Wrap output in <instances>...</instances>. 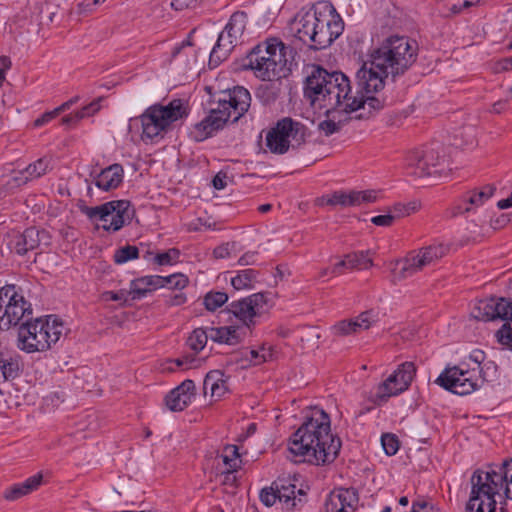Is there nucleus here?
<instances>
[{
    "label": "nucleus",
    "mask_w": 512,
    "mask_h": 512,
    "mask_svg": "<svg viewBox=\"0 0 512 512\" xmlns=\"http://www.w3.org/2000/svg\"><path fill=\"white\" fill-rule=\"evenodd\" d=\"M258 274V271L251 268L241 270L231 279V284L236 290L251 289Z\"/></svg>",
    "instance_id": "nucleus-35"
},
{
    "label": "nucleus",
    "mask_w": 512,
    "mask_h": 512,
    "mask_svg": "<svg viewBox=\"0 0 512 512\" xmlns=\"http://www.w3.org/2000/svg\"><path fill=\"white\" fill-rule=\"evenodd\" d=\"M445 5L452 14H459L465 9L470 8L469 2L465 0H445Z\"/></svg>",
    "instance_id": "nucleus-50"
},
{
    "label": "nucleus",
    "mask_w": 512,
    "mask_h": 512,
    "mask_svg": "<svg viewBox=\"0 0 512 512\" xmlns=\"http://www.w3.org/2000/svg\"><path fill=\"white\" fill-rule=\"evenodd\" d=\"M389 48L393 49L394 73L404 74L416 61L418 46L413 40L403 36L387 38Z\"/></svg>",
    "instance_id": "nucleus-17"
},
{
    "label": "nucleus",
    "mask_w": 512,
    "mask_h": 512,
    "mask_svg": "<svg viewBox=\"0 0 512 512\" xmlns=\"http://www.w3.org/2000/svg\"><path fill=\"white\" fill-rule=\"evenodd\" d=\"M273 489L278 494V501L282 504L283 509L292 511L303 503L305 493L298 489L296 490L290 478L279 477L273 482Z\"/></svg>",
    "instance_id": "nucleus-20"
},
{
    "label": "nucleus",
    "mask_w": 512,
    "mask_h": 512,
    "mask_svg": "<svg viewBox=\"0 0 512 512\" xmlns=\"http://www.w3.org/2000/svg\"><path fill=\"white\" fill-rule=\"evenodd\" d=\"M496 319L507 321L497 331L496 337L499 343L512 350V301L505 298H496Z\"/></svg>",
    "instance_id": "nucleus-23"
},
{
    "label": "nucleus",
    "mask_w": 512,
    "mask_h": 512,
    "mask_svg": "<svg viewBox=\"0 0 512 512\" xmlns=\"http://www.w3.org/2000/svg\"><path fill=\"white\" fill-rule=\"evenodd\" d=\"M147 285V289L150 292L163 287V279L162 276L159 275H149L142 277Z\"/></svg>",
    "instance_id": "nucleus-53"
},
{
    "label": "nucleus",
    "mask_w": 512,
    "mask_h": 512,
    "mask_svg": "<svg viewBox=\"0 0 512 512\" xmlns=\"http://www.w3.org/2000/svg\"><path fill=\"white\" fill-rule=\"evenodd\" d=\"M478 369H464L460 366L446 367L436 383L458 395H468L478 387Z\"/></svg>",
    "instance_id": "nucleus-14"
},
{
    "label": "nucleus",
    "mask_w": 512,
    "mask_h": 512,
    "mask_svg": "<svg viewBox=\"0 0 512 512\" xmlns=\"http://www.w3.org/2000/svg\"><path fill=\"white\" fill-rule=\"evenodd\" d=\"M260 500L267 507H271L278 500V494L273 489V485L270 488H264L260 492Z\"/></svg>",
    "instance_id": "nucleus-49"
},
{
    "label": "nucleus",
    "mask_w": 512,
    "mask_h": 512,
    "mask_svg": "<svg viewBox=\"0 0 512 512\" xmlns=\"http://www.w3.org/2000/svg\"><path fill=\"white\" fill-rule=\"evenodd\" d=\"M150 293L149 289H147V285L143 278L135 279L131 282L129 294L132 296L133 300L141 299Z\"/></svg>",
    "instance_id": "nucleus-45"
},
{
    "label": "nucleus",
    "mask_w": 512,
    "mask_h": 512,
    "mask_svg": "<svg viewBox=\"0 0 512 512\" xmlns=\"http://www.w3.org/2000/svg\"><path fill=\"white\" fill-rule=\"evenodd\" d=\"M347 255L348 263L350 264V270H364L370 268L373 265V260L369 256V251H359Z\"/></svg>",
    "instance_id": "nucleus-39"
},
{
    "label": "nucleus",
    "mask_w": 512,
    "mask_h": 512,
    "mask_svg": "<svg viewBox=\"0 0 512 512\" xmlns=\"http://www.w3.org/2000/svg\"><path fill=\"white\" fill-rule=\"evenodd\" d=\"M44 231H40L35 227H30L22 233L14 235L10 245L11 248L19 255H25L31 250L36 249L41 242V235Z\"/></svg>",
    "instance_id": "nucleus-25"
},
{
    "label": "nucleus",
    "mask_w": 512,
    "mask_h": 512,
    "mask_svg": "<svg viewBox=\"0 0 512 512\" xmlns=\"http://www.w3.org/2000/svg\"><path fill=\"white\" fill-rule=\"evenodd\" d=\"M278 89L273 83L261 84L256 90V97L265 105L278 98Z\"/></svg>",
    "instance_id": "nucleus-41"
},
{
    "label": "nucleus",
    "mask_w": 512,
    "mask_h": 512,
    "mask_svg": "<svg viewBox=\"0 0 512 512\" xmlns=\"http://www.w3.org/2000/svg\"><path fill=\"white\" fill-rule=\"evenodd\" d=\"M208 338H210V328H196L188 337L186 345L189 349L194 351V353H198L205 347Z\"/></svg>",
    "instance_id": "nucleus-38"
},
{
    "label": "nucleus",
    "mask_w": 512,
    "mask_h": 512,
    "mask_svg": "<svg viewBox=\"0 0 512 512\" xmlns=\"http://www.w3.org/2000/svg\"><path fill=\"white\" fill-rule=\"evenodd\" d=\"M250 332L251 330L242 325L210 327V339L218 343L236 345L241 343Z\"/></svg>",
    "instance_id": "nucleus-24"
},
{
    "label": "nucleus",
    "mask_w": 512,
    "mask_h": 512,
    "mask_svg": "<svg viewBox=\"0 0 512 512\" xmlns=\"http://www.w3.org/2000/svg\"><path fill=\"white\" fill-rule=\"evenodd\" d=\"M411 512H439V509L432 501L421 498L413 502Z\"/></svg>",
    "instance_id": "nucleus-48"
},
{
    "label": "nucleus",
    "mask_w": 512,
    "mask_h": 512,
    "mask_svg": "<svg viewBox=\"0 0 512 512\" xmlns=\"http://www.w3.org/2000/svg\"><path fill=\"white\" fill-rule=\"evenodd\" d=\"M416 373V367L413 362H404L398 369L392 373L384 382L377 386L375 392V403L380 404L391 396L408 389Z\"/></svg>",
    "instance_id": "nucleus-16"
},
{
    "label": "nucleus",
    "mask_w": 512,
    "mask_h": 512,
    "mask_svg": "<svg viewBox=\"0 0 512 512\" xmlns=\"http://www.w3.org/2000/svg\"><path fill=\"white\" fill-rule=\"evenodd\" d=\"M381 443L385 453L389 456L395 455L399 449V441L393 434H383L381 437Z\"/></svg>",
    "instance_id": "nucleus-46"
},
{
    "label": "nucleus",
    "mask_w": 512,
    "mask_h": 512,
    "mask_svg": "<svg viewBox=\"0 0 512 512\" xmlns=\"http://www.w3.org/2000/svg\"><path fill=\"white\" fill-rule=\"evenodd\" d=\"M51 169V159L49 157L39 158L32 164H29L24 170L19 172L20 177H15L19 184H25L32 179L45 175Z\"/></svg>",
    "instance_id": "nucleus-30"
},
{
    "label": "nucleus",
    "mask_w": 512,
    "mask_h": 512,
    "mask_svg": "<svg viewBox=\"0 0 512 512\" xmlns=\"http://www.w3.org/2000/svg\"><path fill=\"white\" fill-rule=\"evenodd\" d=\"M444 161V156L434 148L413 150L405 157V167L409 174L422 178L440 175Z\"/></svg>",
    "instance_id": "nucleus-15"
},
{
    "label": "nucleus",
    "mask_w": 512,
    "mask_h": 512,
    "mask_svg": "<svg viewBox=\"0 0 512 512\" xmlns=\"http://www.w3.org/2000/svg\"><path fill=\"white\" fill-rule=\"evenodd\" d=\"M396 219L397 216H392V214L389 213L385 215L374 216L371 218V222L376 226L390 227Z\"/></svg>",
    "instance_id": "nucleus-52"
},
{
    "label": "nucleus",
    "mask_w": 512,
    "mask_h": 512,
    "mask_svg": "<svg viewBox=\"0 0 512 512\" xmlns=\"http://www.w3.org/2000/svg\"><path fill=\"white\" fill-rule=\"evenodd\" d=\"M203 390L207 394L210 391L211 396L217 399L221 398L228 390L227 381L223 372L212 370L205 376L203 381Z\"/></svg>",
    "instance_id": "nucleus-29"
},
{
    "label": "nucleus",
    "mask_w": 512,
    "mask_h": 512,
    "mask_svg": "<svg viewBox=\"0 0 512 512\" xmlns=\"http://www.w3.org/2000/svg\"><path fill=\"white\" fill-rule=\"evenodd\" d=\"M213 255L217 259L226 258L229 255L228 245H221L214 249Z\"/></svg>",
    "instance_id": "nucleus-64"
},
{
    "label": "nucleus",
    "mask_w": 512,
    "mask_h": 512,
    "mask_svg": "<svg viewBox=\"0 0 512 512\" xmlns=\"http://www.w3.org/2000/svg\"><path fill=\"white\" fill-rule=\"evenodd\" d=\"M179 255H180V252H179L178 249H176V248L169 249L166 252L158 253L155 256V262L158 265H161V266H163V265H171V264H173L174 262L177 261Z\"/></svg>",
    "instance_id": "nucleus-47"
},
{
    "label": "nucleus",
    "mask_w": 512,
    "mask_h": 512,
    "mask_svg": "<svg viewBox=\"0 0 512 512\" xmlns=\"http://www.w3.org/2000/svg\"><path fill=\"white\" fill-rule=\"evenodd\" d=\"M394 60L393 49L385 39L357 70L355 91L343 72H329L320 65H312L304 82V97L313 107L325 109L328 116L335 112L352 113L365 105L380 110L384 102L376 94L384 88L389 75L399 76L394 73Z\"/></svg>",
    "instance_id": "nucleus-1"
},
{
    "label": "nucleus",
    "mask_w": 512,
    "mask_h": 512,
    "mask_svg": "<svg viewBox=\"0 0 512 512\" xmlns=\"http://www.w3.org/2000/svg\"><path fill=\"white\" fill-rule=\"evenodd\" d=\"M249 354H250L249 360L253 365H259V364L266 362L265 356L261 355V348L258 350L251 349V350H249Z\"/></svg>",
    "instance_id": "nucleus-60"
},
{
    "label": "nucleus",
    "mask_w": 512,
    "mask_h": 512,
    "mask_svg": "<svg viewBox=\"0 0 512 512\" xmlns=\"http://www.w3.org/2000/svg\"><path fill=\"white\" fill-rule=\"evenodd\" d=\"M295 51L277 38H270L255 46L242 61L244 69H251L254 75L272 82L290 72L288 63Z\"/></svg>",
    "instance_id": "nucleus-4"
},
{
    "label": "nucleus",
    "mask_w": 512,
    "mask_h": 512,
    "mask_svg": "<svg viewBox=\"0 0 512 512\" xmlns=\"http://www.w3.org/2000/svg\"><path fill=\"white\" fill-rule=\"evenodd\" d=\"M194 2V0H172L171 7L175 10H183L185 8L190 7V5Z\"/></svg>",
    "instance_id": "nucleus-63"
},
{
    "label": "nucleus",
    "mask_w": 512,
    "mask_h": 512,
    "mask_svg": "<svg viewBox=\"0 0 512 512\" xmlns=\"http://www.w3.org/2000/svg\"><path fill=\"white\" fill-rule=\"evenodd\" d=\"M123 175V167L120 164H112L97 174L94 183L99 189L109 191L122 183Z\"/></svg>",
    "instance_id": "nucleus-26"
},
{
    "label": "nucleus",
    "mask_w": 512,
    "mask_h": 512,
    "mask_svg": "<svg viewBox=\"0 0 512 512\" xmlns=\"http://www.w3.org/2000/svg\"><path fill=\"white\" fill-rule=\"evenodd\" d=\"M163 287H169L170 289L181 290L185 288L189 282L187 276L181 273L172 274L170 276L163 277Z\"/></svg>",
    "instance_id": "nucleus-44"
},
{
    "label": "nucleus",
    "mask_w": 512,
    "mask_h": 512,
    "mask_svg": "<svg viewBox=\"0 0 512 512\" xmlns=\"http://www.w3.org/2000/svg\"><path fill=\"white\" fill-rule=\"evenodd\" d=\"M472 315L482 321L495 320V315H497L496 298L479 300L472 311Z\"/></svg>",
    "instance_id": "nucleus-33"
},
{
    "label": "nucleus",
    "mask_w": 512,
    "mask_h": 512,
    "mask_svg": "<svg viewBox=\"0 0 512 512\" xmlns=\"http://www.w3.org/2000/svg\"><path fill=\"white\" fill-rule=\"evenodd\" d=\"M194 396L195 383L193 380L186 379L167 394L165 403L171 411H182L192 402Z\"/></svg>",
    "instance_id": "nucleus-22"
},
{
    "label": "nucleus",
    "mask_w": 512,
    "mask_h": 512,
    "mask_svg": "<svg viewBox=\"0 0 512 512\" xmlns=\"http://www.w3.org/2000/svg\"><path fill=\"white\" fill-rule=\"evenodd\" d=\"M472 210H473V206H470L469 203H465L464 197H463L462 200L458 204H456L455 206H453L451 208L450 215H451V217H456L460 214L468 213Z\"/></svg>",
    "instance_id": "nucleus-54"
},
{
    "label": "nucleus",
    "mask_w": 512,
    "mask_h": 512,
    "mask_svg": "<svg viewBox=\"0 0 512 512\" xmlns=\"http://www.w3.org/2000/svg\"><path fill=\"white\" fill-rule=\"evenodd\" d=\"M448 252L443 244H432L409 252L405 258L397 260L392 268V280L402 281L420 272L426 266L432 265Z\"/></svg>",
    "instance_id": "nucleus-12"
},
{
    "label": "nucleus",
    "mask_w": 512,
    "mask_h": 512,
    "mask_svg": "<svg viewBox=\"0 0 512 512\" xmlns=\"http://www.w3.org/2000/svg\"><path fill=\"white\" fill-rule=\"evenodd\" d=\"M79 209L91 221L101 222V227L107 232L120 230L131 222L135 214L128 200H113L95 207L80 205Z\"/></svg>",
    "instance_id": "nucleus-9"
},
{
    "label": "nucleus",
    "mask_w": 512,
    "mask_h": 512,
    "mask_svg": "<svg viewBox=\"0 0 512 512\" xmlns=\"http://www.w3.org/2000/svg\"><path fill=\"white\" fill-rule=\"evenodd\" d=\"M495 187L492 185H486L481 190L470 191L464 195V202L469 203L473 208L482 206L488 199H490L494 192Z\"/></svg>",
    "instance_id": "nucleus-36"
},
{
    "label": "nucleus",
    "mask_w": 512,
    "mask_h": 512,
    "mask_svg": "<svg viewBox=\"0 0 512 512\" xmlns=\"http://www.w3.org/2000/svg\"><path fill=\"white\" fill-rule=\"evenodd\" d=\"M342 269L350 270V264L348 263V255H346L344 259H342L341 261L334 265V267L331 269V273L333 275H340L343 273Z\"/></svg>",
    "instance_id": "nucleus-61"
},
{
    "label": "nucleus",
    "mask_w": 512,
    "mask_h": 512,
    "mask_svg": "<svg viewBox=\"0 0 512 512\" xmlns=\"http://www.w3.org/2000/svg\"><path fill=\"white\" fill-rule=\"evenodd\" d=\"M217 103V108L211 109L209 114L193 127L190 135L196 142L211 137L222 129L230 118H232V122H236L250 108L251 95L246 88L236 86L228 92L222 93Z\"/></svg>",
    "instance_id": "nucleus-5"
},
{
    "label": "nucleus",
    "mask_w": 512,
    "mask_h": 512,
    "mask_svg": "<svg viewBox=\"0 0 512 512\" xmlns=\"http://www.w3.org/2000/svg\"><path fill=\"white\" fill-rule=\"evenodd\" d=\"M19 373V358L8 351H0V382L13 380Z\"/></svg>",
    "instance_id": "nucleus-31"
},
{
    "label": "nucleus",
    "mask_w": 512,
    "mask_h": 512,
    "mask_svg": "<svg viewBox=\"0 0 512 512\" xmlns=\"http://www.w3.org/2000/svg\"><path fill=\"white\" fill-rule=\"evenodd\" d=\"M412 210H414V207L397 204L393 207L394 213H392V216H397V219H399L403 216L409 215Z\"/></svg>",
    "instance_id": "nucleus-58"
},
{
    "label": "nucleus",
    "mask_w": 512,
    "mask_h": 512,
    "mask_svg": "<svg viewBox=\"0 0 512 512\" xmlns=\"http://www.w3.org/2000/svg\"><path fill=\"white\" fill-rule=\"evenodd\" d=\"M32 316L31 304L25 299L21 289L14 284L0 288V329L8 330L25 322Z\"/></svg>",
    "instance_id": "nucleus-11"
},
{
    "label": "nucleus",
    "mask_w": 512,
    "mask_h": 512,
    "mask_svg": "<svg viewBox=\"0 0 512 512\" xmlns=\"http://www.w3.org/2000/svg\"><path fill=\"white\" fill-rule=\"evenodd\" d=\"M495 468V472H505V496L512 499V459L510 461H504L501 465L492 466Z\"/></svg>",
    "instance_id": "nucleus-43"
},
{
    "label": "nucleus",
    "mask_w": 512,
    "mask_h": 512,
    "mask_svg": "<svg viewBox=\"0 0 512 512\" xmlns=\"http://www.w3.org/2000/svg\"><path fill=\"white\" fill-rule=\"evenodd\" d=\"M228 301V295L221 291H210L205 297L203 304L208 311H215Z\"/></svg>",
    "instance_id": "nucleus-40"
},
{
    "label": "nucleus",
    "mask_w": 512,
    "mask_h": 512,
    "mask_svg": "<svg viewBox=\"0 0 512 512\" xmlns=\"http://www.w3.org/2000/svg\"><path fill=\"white\" fill-rule=\"evenodd\" d=\"M139 257V249L136 246L126 245L117 249L114 253V262L116 264H123L130 260L137 259Z\"/></svg>",
    "instance_id": "nucleus-42"
},
{
    "label": "nucleus",
    "mask_w": 512,
    "mask_h": 512,
    "mask_svg": "<svg viewBox=\"0 0 512 512\" xmlns=\"http://www.w3.org/2000/svg\"><path fill=\"white\" fill-rule=\"evenodd\" d=\"M100 101L101 98L91 102L87 106H84L81 110L77 111L74 114L64 116L61 120L62 124L67 126H73L77 124L81 119L93 115L100 109Z\"/></svg>",
    "instance_id": "nucleus-37"
},
{
    "label": "nucleus",
    "mask_w": 512,
    "mask_h": 512,
    "mask_svg": "<svg viewBox=\"0 0 512 512\" xmlns=\"http://www.w3.org/2000/svg\"><path fill=\"white\" fill-rule=\"evenodd\" d=\"M258 253L254 251H249L244 253L238 260L240 265L246 266V265H253L256 263V257Z\"/></svg>",
    "instance_id": "nucleus-56"
},
{
    "label": "nucleus",
    "mask_w": 512,
    "mask_h": 512,
    "mask_svg": "<svg viewBox=\"0 0 512 512\" xmlns=\"http://www.w3.org/2000/svg\"><path fill=\"white\" fill-rule=\"evenodd\" d=\"M340 449V438L331 433L330 416L323 409L315 407L291 436L287 458L295 463H331Z\"/></svg>",
    "instance_id": "nucleus-2"
},
{
    "label": "nucleus",
    "mask_w": 512,
    "mask_h": 512,
    "mask_svg": "<svg viewBox=\"0 0 512 512\" xmlns=\"http://www.w3.org/2000/svg\"><path fill=\"white\" fill-rule=\"evenodd\" d=\"M494 70L497 73L512 70V57H507L498 61L494 67Z\"/></svg>",
    "instance_id": "nucleus-59"
},
{
    "label": "nucleus",
    "mask_w": 512,
    "mask_h": 512,
    "mask_svg": "<svg viewBox=\"0 0 512 512\" xmlns=\"http://www.w3.org/2000/svg\"><path fill=\"white\" fill-rule=\"evenodd\" d=\"M220 458L225 465L223 473L231 474L237 471L241 466L240 454L236 445H226L220 454Z\"/></svg>",
    "instance_id": "nucleus-34"
},
{
    "label": "nucleus",
    "mask_w": 512,
    "mask_h": 512,
    "mask_svg": "<svg viewBox=\"0 0 512 512\" xmlns=\"http://www.w3.org/2000/svg\"><path fill=\"white\" fill-rule=\"evenodd\" d=\"M505 478V472L496 473L492 466L487 470H475L470 479L471 492L466 512H497L495 496L503 489Z\"/></svg>",
    "instance_id": "nucleus-7"
},
{
    "label": "nucleus",
    "mask_w": 512,
    "mask_h": 512,
    "mask_svg": "<svg viewBox=\"0 0 512 512\" xmlns=\"http://www.w3.org/2000/svg\"><path fill=\"white\" fill-rule=\"evenodd\" d=\"M11 60L7 56L0 57V85L3 84L5 80V72L11 67Z\"/></svg>",
    "instance_id": "nucleus-57"
},
{
    "label": "nucleus",
    "mask_w": 512,
    "mask_h": 512,
    "mask_svg": "<svg viewBox=\"0 0 512 512\" xmlns=\"http://www.w3.org/2000/svg\"><path fill=\"white\" fill-rule=\"evenodd\" d=\"M306 136L307 128L304 124L285 117L267 131L265 145L271 153L282 155L289 150L290 145L294 147L304 143Z\"/></svg>",
    "instance_id": "nucleus-10"
},
{
    "label": "nucleus",
    "mask_w": 512,
    "mask_h": 512,
    "mask_svg": "<svg viewBox=\"0 0 512 512\" xmlns=\"http://www.w3.org/2000/svg\"><path fill=\"white\" fill-rule=\"evenodd\" d=\"M104 297L106 300H111V301H126L127 300L126 294L123 291H120V292L108 291V292L104 293Z\"/></svg>",
    "instance_id": "nucleus-62"
},
{
    "label": "nucleus",
    "mask_w": 512,
    "mask_h": 512,
    "mask_svg": "<svg viewBox=\"0 0 512 512\" xmlns=\"http://www.w3.org/2000/svg\"><path fill=\"white\" fill-rule=\"evenodd\" d=\"M292 34L309 49L329 47L344 30V22L333 6L321 5L298 13L290 24Z\"/></svg>",
    "instance_id": "nucleus-3"
},
{
    "label": "nucleus",
    "mask_w": 512,
    "mask_h": 512,
    "mask_svg": "<svg viewBox=\"0 0 512 512\" xmlns=\"http://www.w3.org/2000/svg\"><path fill=\"white\" fill-rule=\"evenodd\" d=\"M187 115L184 102L174 99L167 105L154 104L139 117L131 118L129 127L141 126L143 141L153 140L165 132L172 123Z\"/></svg>",
    "instance_id": "nucleus-8"
},
{
    "label": "nucleus",
    "mask_w": 512,
    "mask_h": 512,
    "mask_svg": "<svg viewBox=\"0 0 512 512\" xmlns=\"http://www.w3.org/2000/svg\"><path fill=\"white\" fill-rule=\"evenodd\" d=\"M359 496L353 488L334 489L327 496L324 504L325 512H355Z\"/></svg>",
    "instance_id": "nucleus-19"
},
{
    "label": "nucleus",
    "mask_w": 512,
    "mask_h": 512,
    "mask_svg": "<svg viewBox=\"0 0 512 512\" xmlns=\"http://www.w3.org/2000/svg\"><path fill=\"white\" fill-rule=\"evenodd\" d=\"M42 480L43 475L37 473L27 478L24 482L16 483L5 489L3 497L8 501H16L37 490L42 484Z\"/></svg>",
    "instance_id": "nucleus-27"
},
{
    "label": "nucleus",
    "mask_w": 512,
    "mask_h": 512,
    "mask_svg": "<svg viewBox=\"0 0 512 512\" xmlns=\"http://www.w3.org/2000/svg\"><path fill=\"white\" fill-rule=\"evenodd\" d=\"M268 302V294L258 292L231 302L227 306V311L239 320L242 326L251 330L255 325V318L268 310Z\"/></svg>",
    "instance_id": "nucleus-13"
},
{
    "label": "nucleus",
    "mask_w": 512,
    "mask_h": 512,
    "mask_svg": "<svg viewBox=\"0 0 512 512\" xmlns=\"http://www.w3.org/2000/svg\"><path fill=\"white\" fill-rule=\"evenodd\" d=\"M227 36L228 33H226L225 30L220 33L217 42L210 53V66H218L223 60H225L228 57V55L236 45L237 42L232 41L233 39L227 38Z\"/></svg>",
    "instance_id": "nucleus-28"
},
{
    "label": "nucleus",
    "mask_w": 512,
    "mask_h": 512,
    "mask_svg": "<svg viewBox=\"0 0 512 512\" xmlns=\"http://www.w3.org/2000/svg\"><path fill=\"white\" fill-rule=\"evenodd\" d=\"M247 18L248 15L244 11L233 13L224 29L226 33H228L227 38H231L233 39L232 41L237 42L246 29Z\"/></svg>",
    "instance_id": "nucleus-32"
},
{
    "label": "nucleus",
    "mask_w": 512,
    "mask_h": 512,
    "mask_svg": "<svg viewBox=\"0 0 512 512\" xmlns=\"http://www.w3.org/2000/svg\"><path fill=\"white\" fill-rule=\"evenodd\" d=\"M376 200V192L373 190L366 191H335L332 194L324 195L319 198V205L350 207L358 206L362 203H371Z\"/></svg>",
    "instance_id": "nucleus-18"
},
{
    "label": "nucleus",
    "mask_w": 512,
    "mask_h": 512,
    "mask_svg": "<svg viewBox=\"0 0 512 512\" xmlns=\"http://www.w3.org/2000/svg\"><path fill=\"white\" fill-rule=\"evenodd\" d=\"M318 128L325 136H330L339 131L340 126L334 120H324L318 124Z\"/></svg>",
    "instance_id": "nucleus-51"
},
{
    "label": "nucleus",
    "mask_w": 512,
    "mask_h": 512,
    "mask_svg": "<svg viewBox=\"0 0 512 512\" xmlns=\"http://www.w3.org/2000/svg\"><path fill=\"white\" fill-rule=\"evenodd\" d=\"M65 327L55 316L24 322L18 332V348L27 353L49 350L63 335Z\"/></svg>",
    "instance_id": "nucleus-6"
},
{
    "label": "nucleus",
    "mask_w": 512,
    "mask_h": 512,
    "mask_svg": "<svg viewBox=\"0 0 512 512\" xmlns=\"http://www.w3.org/2000/svg\"><path fill=\"white\" fill-rule=\"evenodd\" d=\"M377 313L367 310L357 317L337 322L332 331L337 336H348L369 329L377 321Z\"/></svg>",
    "instance_id": "nucleus-21"
},
{
    "label": "nucleus",
    "mask_w": 512,
    "mask_h": 512,
    "mask_svg": "<svg viewBox=\"0 0 512 512\" xmlns=\"http://www.w3.org/2000/svg\"><path fill=\"white\" fill-rule=\"evenodd\" d=\"M56 117L57 116H56V114H54V110L45 112L39 118H37L34 121V126L35 127H41V126L49 123L50 121H52Z\"/></svg>",
    "instance_id": "nucleus-55"
}]
</instances>
